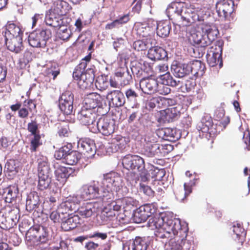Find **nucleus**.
<instances>
[{
    "label": "nucleus",
    "instance_id": "nucleus-1",
    "mask_svg": "<svg viewBox=\"0 0 250 250\" xmlns=\"http://www.w3.org/2000/svg\"><path fill=\"white\" fill-rule=\"evenodd\" d=\"M123 180L118 173L111 172L104 175L102 181L101 197L104 201L113 198V192H119L123 187Z\"/></svg>",
    "mask_w": 250,
    "mask_h": 250
},
{
    "label": "nucleus",
    "instance_id": "nucleus-2",
    "mask_svg": "<svg viewBox=\"0 0 250 250\" xmlns=\"http://www.w3.org/2000/svg\"><path fill=\"white\" fill-rule=\"evenodd\" d=\"M38 163V188L41 190L47 189L51 182V170L48 160L46 156H39Z\"/></svg>",
    "mask_w": 250,
    "mask_h": 250
},
{
    "label": "nucleus",
    "instance_id": "nucleus-3",
    "mask_svg": "<svg viewBox=\"0 0 250 250\" xmlns=\"http://www.w3.org/2000/svg\"><path fill=\"white\" fill-rule=\"evenodd\" d=\"M176 4L174 3L169 6L167 9V12L168 14L174 12L177 14L179 19L174 20L172 21L174 24L181 27L188 26L191 23L193 22V17L195 16V13L192 11L189 8H186L184 10V13L183 14V10H177Z\"/></svg>",
    "mask_w": 250,
    "mask_h": 250
},
{
    "label": "nucleus",
    "instance_id": "nucleus-4",
    "mask_svg": "<svg viewBox=\"0 0 250 250\" xmlns=\"http://www.w3.org/2000/svg\"><path fill=\"white\" fill-rule=\"evenodd\" d=\"M180 221H181L178 218L169 217L168 216H163L161 214H156L149 219L148 224L150 227L156 229H162L165 227L170 226V229L169 228L167 229L169 231L172 229H178Z\"/></svg>",
    "mask_w": 250,
    "mask_h": 250
},
{
    "label": "nucleus",
    "instance_id": "nucleus-5",
    "mask_svg": "<svg viewBox=\"0 0 250 250\" xmlns=\"http://www.w3.org/2000/svg\"><path fill=\"white\" fill-rule=\"evenodd\" d=\"M115 121L109 116H105L100 118L95 126H91V131L94 133L97 131L104 136L113 134L115 129Z\"/></svg>",
    "mask_w": 250,
    "mask_h": 250
},
{
    "label": "nucleus",
    "instance_id": "nucleus-6",
    "mask_svg": "<svg viewBox=\"0 0 250 250\" xmlns=\"http://www.w3.org/2000/svg\"><path fill=\"white\" fill-rule=\"evenodd\" d=\"M52 36L51 31L49 29L35 31L31 33L28 38L29 44L33 47L44 48L47 41Z\"/></svg>",
    "mask_w": 250,
    "mask_h": 250
},
{
    "label": "nucleus",
    "instance_id": "nucleus-7",
    "mask_svg": "<svg viewBox=\"0 0 250 250\" xmlns=\"http://www.w3.org/2000/svg\"><path fill=\"white\" fill-rule=\"evenodd\" d=\"M223 42L217 41L215 43L210 47L206 55L207 61L209 66L213 67L219 64L220 67L223 66L222 54Z\"/></svg>",
    "mask_w": 250,
    "mask_h": 250
},
{
    "label": "nucleus",
    "instance_id": "nucleus-8",
    "mask_svg": "<svg viewBox=\"0 0 250 250\" xmlns=\"http://www.w3.org/2000/svg\"><path fill=\"white\" fill-rule=\"evenodd\" d=\"M123 167L128 170L142 172L145 169V163L141 157L132 154L125 156L122 161Z\"/></svg>",
    "mask_w": 250,
    "mask_h": 250
},
{
    "label": "nucleus",
    "instance_id": "nucleus-9",
    "mask_svg": "<svg viewBox=\"0 0 250 250\" xmlns=\"http://www.w3.org/2000/svg\"><path fill=\"white\" fill-rule=\"evenodd\" d=\"M198 129L204 133L207 138L210 139L211 143H213V138L219 132L217 124H214L212 119L209 116H205L202 118L198 125Z\"/></svg>",
    "mask_w": 250,
    "mask_h": 250
},
{
    "label": "nucleus",
    "instance_id": "nucleus-10",
    "mask_svg": "<svg viewBox=\"0 0 250 250\" xmlns=\"http://www.w3.org/2000/svg\"><path fill=\"white\" fill-rule=\"evenodd\" d=\"M26 239L30 245L45 243L48 240V234L43 228L39 226L30 228L26 233Z\"/></svg>",
    "mask_w": 250,
    "mask_h": 250
},
{
    "label": "nucleus",
    "instance_id": "nucleus-11",
    "mask_svg": "<svg viewBox=\"0 0 250 250\" xmlns=\"http://www.w3.org/2000/svg\"><path fill=\"white\" fill-rule=\"evenodd\" d=\"M156 210V208L153 204H145L140 206L135 211L133 220L136 223L144 222L148 217L155 213Z\"/></svg>",
    "mask_w": 250,
    "mask_h": 250
},
{
    "label": "nucleus",
    "instance_id": "nucleus-12",
    "mask_svg": "<svg viewBox=\"0 0 250 250\" xmlns=\"http://www.w3.org/2000/svg\"><path fill=\"white\" fill-rule=\"evenodd\" d=\"M216 12L221 20L230 21L234 11L233 1L231 0H222L216 5Z\"/></svg>",
    "mask_w": 250,
    "mask_h": 250
},
{
    "label": "nucleus",
    "instance_id": "nucleus-13",
    "mask_svg": "<svg viewBox=\"0 0 250 250\" xmlns=\"http://www.w3.org/2000/svg\"><path fill=\"white\" fill-rule=\"evenodd\" d=\"M74 95L70 91H65L60 96L59 108L66 115H70L73 112Z\"/></svg>",
    "mask_w": 250,
    "mask_h": 250
},
{
    "label": "nucleus",
    "instance_id": "nucleus-14",
    "mask_svg": "<svg viewBox=\"0 0 250 250\" xmlns=\"http://www.w3.org/2000/svg\"><path fill=\"white\" fill-rule=\"evenodd\" d=\"M188 227L186 225H181V228L177 230V234H175L173 238L170 239L172 248L175 250H182L187 241Z\"/></svg>",
    "mask_w": 250,
    "mask_h": 250
},
{
    "label": "nucleus",
    "instance_id": "nucleus-15",
    "mask_svg": "<svg viewBox=\"0 0 250 250\" xmlns=\"http://www.w3.org/2000/svg\"><path fill=\"white\" fill-rule=\"evenodd\" d=\"M182 107L180 104L160 111L161 119L165 122H171L178 119L181 114Z\"/></svg>",
    "mask_w": 250,
    "mask_h": 250
},
{
    "label": "nucleus",
    "instance_id": "nucleus-16",
    "mask_svg": "<svg viewBox=\"0 0 250 250\" xmlns=\"http://www.w3.org/2000/svg\"><path fill=\"white\" fill-rule=\"evenodd\" d=\"M81 197L85 200H91L101 197V192L99 193L98 183L93 181L89 184L83 185L82 188Z\"/></svg>",
    "mask_w": 250,
    "mask_h": 250
},
{
    "label": "nucleus",
    "instance_id": "nucleus-17",
    "mask_svg": "<svg viewBox=\"0 0 250 250\" xmlns=\"http://www.w3.org/2000/svg\"><path fill=\"white\" fill-rule=\"evenodd\" d=\"M78 148L87 158L93 156L96 152V146L91 139H81L78 142Z\"/></svg>",
    "mask_w": 250,
    "mask_h": 250
},
{
    "label": "nucleus",
    "instance_id": "nucleus-18",
    "mask_svg": "<svg viewBox=\"0 0 250 250\" xmlns=\"http://www.w3.org/2000/svg\"><path fill=\"white\" fill-rule=\"evenodd\" d=\"M99 208L97 202H84L78 208L77 212L83 218H89L98 212Z\"/></svg>",
    "mask_w": 250,
    "mask_h": 250
},
{
    "label": "nucleus",
    "instance_id": "nucleus-19",
    "mask_svg": "<svg viewBox=\"0 0 250 250\" xmlns=\"http://www.w3.org/2000/svg\"><path fill=\"white\" fill-rule=\"evenodd\" d=\"M96 114L91 109H88L83 107L81 111L78 113V118L81 124L86 125L95 126L94 123Z\"/></svg>",
    "mask_w": 250,
    "mask_h": 250
},
{
    "label": "nucleus",
    "instance_id": "nucleus-20",
    "mask_svg": "<svg viewBox=\"0 0 250 250\" xmlns=\"http://www.w3.org/2000/svg\"><path fill=\"white\" fill-rule=\"evenodd\" d=\"M201 28L205 37L204 44L208 46L215 40L219 34V31L215 26L205 23L201 25Z\"/></svg>",
    "mask_w": 250,
    "mask_h": 250
},
{
    "label": "nucleus",
    "instance_id": "nucleus-21",
    "mask_svg": "<svg viewBox=\"0 0 250 250\" xmlns=\"http://www.w3.org/2000/svg\"><path fill=\"white\" fill-rule=\"evenodd\" d=\"M103 100V98L100 94L96 92L90 93L84 99L83 107L93 110L102 105Z\"/></svg>",
    "mask_w": 250,
    "mask_h": 250
},
{
    "label": "nucleus",
    "instance_id": "nucleus-22",
    "mask_svg": "<svg viewBox=\"0 0 250 250\" xmlns=\"http://www.w3.org/2000/svg\"><path fill=\"white\" fill-rule=\"evenodd\" d=\"M110 106L114 107L123 106L125 103L124 95L120 90H114L108 92L106 96Z\"/></svg>",
    "mask_w": 250,
    "mask_h": 250
},
{
    "label": "nucleus",
    "instance_id": "nucleus-23",
    "mask_svg": "<svg viewBox=\"0 0 250 250\" xmlns=\"http://www.w3.org/2000/svg\"><path fill=\"white\" fill-rule=\"evenodd\" d=\"M157 83V79L152 77L143 78L140 81V87L145 94H154L156 89Z\"/></svg>",
    "mask_w": 250,
    "mask_h": 250
},
{
    "label": "nucleus",
    "instance_id": "nucleus-24",
    "mask_svg": "<svg viewBox=\"0 0 250 250\" xmlns=\"http://www.w3.org/2000/svg\"><path fill=\"white\" fill-rule=\"evenodd\" d=\"M2 34L5 39L22 37L23 35L20 26L11 21L7 22Z\"/></svg>",
    "mask_w": 250,
    "mask_h": 250
},
{
    "label": "nucleus",
    "instance_id": "nucleus-25",
    "mask_svg": "<svg viewBox=\"0 0 250 250\" xmlns=\"http://www.w3.org/2000/svg\"><path fill=\"white\" fill-rule=\"evenodd\" d=\"M5 42L7 49L16 54L20 53L23 49L22 37L5 39Z\"/></svg>",
    "mask_w": 250,
    "mask_h": 250
},
{
    "label": "nucleus",
    "instance_id": "nucleus-26",
    "mask_svg": "<svg viewBox=\"0 0 250 250\" xmlns=\"http://www.w3.org/2000/svg\"><path fill=\"white\" fill-rule=\"evenodd\" d=\"M232 231L235 235V236L233 237L234 241L236 244L242 246L246 240L247 234V232L242 224L234 223L232 226Z\"/></svg>",
    "mask_w": 250,
    "mask_h": 250
},
{
    "label": "nucleus",
    "instance_id": "nucleus-27",
    "mask_svg": "<svg viewBox=\"0 0 250 250\" xmlns=\"http://www.w3.org/2000/svg\"><path fill=\"white\" fill-rule=\"evenodd\" d=\"M95 78V73L92 69L86 70L84 71L78 84L80 88L84 89L91 86Z\"/></svg>",
    "mask_w": 250,
    "mask_h": 250
},
{
    "label": "nucleus",
    "instance_id": "nucleus-28",
    "mask_svg": "<svg viewBox=\"0 0 250 250\" xmlns=\"http://www.w3.org/2000/svg\"><path fill=\"white\" fill-rule=\"evenodd\" d=\"M71 8L67 2L62 0H57L54 2L52 12L57 16H62L66 15Z\"/></svg>",
    "mask_w": 250,
    "mask_h": 250
},
{
    "label": "nucleus",
    "instance_id": "nucleus-29",
    "mask_svg": "<svg viewBox=\"0 0 250 250\" xmlns=\"http://www.w3.org/2000/svg\"><path fill=\"white\" fill-rule=\"evenodd\" d=\"M129 139L120 135H117L111 140L110 147L113 152L124 150L129 142Z\"/></svg>",
    "mask_w": 250,
    "mask_h": 250
},
{
    "label": "nucleus",
    "instance_id": "nucleus-30",
    "mask_svg": "<svg viewBox=\"0 0 250 250\" xmlns=\"http://www.w3.org/2000/svg\"><path fill=\"white\" fill-rule=\"evenodd\" d=\"M73 172L74 169L71 167L59 166L55 170V175L57 181L64 183Z\"/></svg>",
    "mask_w": 250,
    "mask_h": 250
},
{
    "label": "nucleus",
    "instance_id": "nucleus-31",
    "mask_svg": "<svg viewBox=\"0 0 250 250\" xmlns=\"http://www.w3.org/2000/svg\"><path fill=\"white\" fill-rule=\"evenodd\" d=\"M79 224H80V218L79 215L71 214L62 221L61 227L62 229L67 231L76 228Z\"/></svg>",
    "mask_w": 250,
    "mask_h": 250
},
{
    "label": "nucleus",
    "instance_id": "nucleus-32",
    "mask_svg": "<svg viewBox=\"0 0 250 250\" xmlns=\"http://www.w3.org/2000/svg\"><path fill=\"white\" fill-rule=\"evenodd\" d=\"M147 57L152 61L164 59L167 57V52L163 48L155 46L149 49Z\"/></svg>",
    "mask_w": 250,
    "mask_h": 250
},
{
    "label": "nucleus",
    "instance_id": "nucleus-33",
    "mask_svg": "<svg viewBox=\"0 0 250 250\" xmlns=\"http://www.w3.org/2000/svg\"><path fill=\"white\" fill-rule=\"evenodd\" d=\"M146 23L138 22L135 25V31L139 37L144 38L145 40L152 41V30H150L149 27H146Z\"/></svg>",
    "mask_w": 250,
    "mask_h": 250
},
{
    "label": "nucleus",
    "instance_id": "nucleus-34",
    "mask_svg": "<svg viewBox=\"0 0 250 250\" xmlns=\"http://www.w3.org/2000/svg\"><path fill=\"white\" fill-rule=\"evenodd\" d=\"M189 71L192 75L198 77L202 76L206 69L205 65L201 61L195 60L188 63Z\"/></svg>",
    "mask_w": 250,
    "mask_h": 250
},
{
    "label": "nucleus",
    "instance_id": "nucleus-35",
    "mask_svg": "<svg viewBox=\"0 0 250 250\" xmlns=\"http://www.w3.org/2000/svg\"><path fill=\"white\" fill-rule=\"evenodd\" d=\"M4 195L7 202L12 203L15 202L19 194V188L16 184L10 185L4 189Z\"/></svg>",
    "mask_w": 250,
    "mask_h": 250
},
{
    "label": "nucleus",
    "instance_id": "nucleus-36",
    "mask_svg": "<svg viewBox=\"0 0 250 250\" xmlns=\"http://www.w3.org/2000/svg\"><path fill=\"white\" fill-rule=\"evenodd\" d=\"M191 186L190 183H185L184 189L181 188L175 189L174 193L176 199L179 202L183 201L192 192Z\"/></svg>",
    "mask_w": 250,
    "mask_h": 250
},
{
    "label": "nucleus",
    "instance_id": "nucleus-37",
    "mask_svg": "<svg viewBox=\"0 0 250 250\" xmlns=\"http://www.w3.org/2000/svg\"><path fill=\"white\" fill-rule=\"evenodd\" d=\"M115 75L122 86L129 84L132 81V76L126 68H121L118 70L115 73Z\"/></svg>",
    "mask_w": 250,
    "mask_h": 250
},
{
    "label": "nucleus",
    "instance_id": "nucleus-38",
    "mask_svg": "<svg viewBox=\"0 0 250 250\" xmlns=\"http://www.w3.org/2000/svg\"><path fill=\"white\" fill-rule=\"evenodd\" d=\"M80 201L77 196H73L67 197L65 200L62 202V206L66 208L70 211H77L78 206L80 205Z\"/></svg>",
    "mask_w": 250,
    "mask_h": 250
},
{
    "label": "nucleus",
    "instance_id": "nucleus-39",
    "mask_svg": "<svg viewBox=\"0 0 250 250\" xmlns=\"http://www.w3.org/2000/svg\"><path fill=\"white\" fill-rule=\"evenodd\" d=\"M149 245L145 237H136L131 245L132 250H146Z\"/></svg>",
    "mask_w": 250,
    "mask_h": 250
},
{
    "label": "nucleus",
    "instance_id": "nucleus-40",
    "mask_svg": "<svg viewBox=\"0 0 250 250\" xmlns=\"http://www.w3.org/2000/svg\"><path fill=\"white\" fill-rule=\"evenodd\" d=\"M171 26L167 21H161L157 24V34L161 38H165L168 36Z\"/></svg>",
    "mask_w": 250,
    "mask_h": 250
},
{
    "label": "nucleus",
    "instance_id": "nucleus-41",
    "mask_svg": "<svg viewBox=\"0 0 250 250\" xmlns=\"http://www.w3.org/2000/svg\"><path fill=\"white\" fill-rule=\"evenodd\" d=\"M56 125L57 128V133L60 137H68L71 134V131L68 123L62 122L57 123Z\"/></svg>",
    "mask_w": 250,
    "mask_h": 250
},
{
    "label": "nucleus",
    "instance_id": "nucleus-42",
    "mask_svg": "<svg viewBox=\"0 0 250 250\" xmlns=\"http://www.w3.org/2000/svg\"><path fill=\"white\" fill-rule=\"evenodd\" d=\"M160 133L163 135V139L166 140L175 141L178 138L176 129L170 127L162 128Z\"/></svg>",
    "mask_w": 250,
    "mask_h": 250
},
{
    "label": "nucleus",
    "instance_id": "nucleus-43",
    "mask_svg": "<svg viewBox=\"0 0 250 250\" xmlns=\"http://www.w3.org/2000/svg\"><path fill=\"white\" fill-rule=\"evenodd\" d=\"M81 158V154L77 151L72 150V148L67 153L65 158V163L69 165H74L77 163Z\"/></svg>",
    "mask_w": 250,
    "mask_h": 250
},
{
    "label": "nucleus",
    "instance_id": "nucleus-44",
    "mask_svg": "<svg viewBox=\"0 0 250 250\" xmlns=\"http://www.w3.org/2000/svg\"><path fill=\"white\" fill-rule=\"evenodd\" d=\"M39 205V197L37 195H34L30 193L27 196L26 201V208L29 211H32L38 207Z\"/></svg>",
    "mask_w": 250,
    "mask_h": 250
},
{
    "label": "nucleus",
    "instance_id": "nucleus-45",
    "mask_svg": "<svg viewBox=\"0 0 250 250\" xmlns=\"http://www.w3.org/2000/svg\"><path fill=\"white\" fill-rule=\"evenodd\" d=\"M175 75L178 78H183L190 74L188 63L180 64L174 69Z\"/></svg>",
    "mask_w": 250,
    "mask_h": 250
},
{
    "label": "nucleus",
    "instance_id": "nucleus-46",
    "mask_svg": "<svg viewBox=\"0 0 250 250\" xmlns=\"http://www.w3.org/2000/svg\"><path fill=\"white\" fill-rule=\"evenodd\" d=\"M152 43V41L142 39L135 41L132 45L133 48L137 51H142L146 50L148 47L149 43Z\"/></svg>",
    "mask_w": 250,
    "mask_h": 250
},
{
    "label": "nucleus",
    "instance_id": "nucleus-47",
    "mask_svg": "<svg viewBox=\"0 0 250 250\" xmlns=\"http://www.w3.org/2000/svg\"><path fill=\"white\" fill-rule=\"evenodd\" d=\"M30 139V150L31 152L37 151L38 147L42 145L40 134L32 135Z\"/></svg>",
    "mask_w": 250,
    "mask_h": 250
},
{
    "label": "nucleus",
    "instance_id": "nucleus-48",
    "mask_svg": "<svg viewBox=\"0 0 250 250\" xmlns=\"http://www.w3.org/2000/svg\"><path fill=\"white\" fill-rule=\"evenodd\" d=\"M72 145L70 143L61 147L58 150L55 152L54 154L55 157L57 160L62 159L65 161V156H66L67 153L72 148Z\"/></svg>",
    "mask_w": 250,
    "mask_h": 250
},
{
    "label": "nucleus",
    "instance_id": "nucleus-49",
    "mask_svg": "<svg viewBox=\"0 0 250 250\" xmlns=\"http://www.w3.org/2000/svg\"><path fill=\"white\" fill-rule=\"evenodd\" d=\"M86 67V62H81L75 68L73 73V79L79 82Z\"/></svg>",
    "mask_w": 250,
    "mask_h": 250
},
{
    "label": "nucleus",
    "instance_id": "nucleus-50",
    "mask_svg": "<svg viewBox=\"0 0 250 250\" xmlns=\"http://www.w3.org/2000/svg\"><path fill=\"white\" fill-rule=\"evenodd\" d=\"M159 144H154L148 145L145 150V154L148 157H160V151L159 149Z\"/></svg>",
    "mask_w": 250,
    "mask_h": 250
},
{
    "label": "nucleus",
    "instance_id": "nucleus-51",
    "mask_svg": "<svg viewBox=\"0 0 250 250\" xmlns=\"http://www.w3.org/2000/svg\"><path fill=\"white\" fill-rule=\"evenodd\" d=\"M155 94L166 95L170 93L171 89L165 83H159L157 81Z\"/></svg>",
    "mask_w": 250,
    "mask_h": 250
},
{
    "label": "nucleus",
    "instance_id": "nucleus-52",
    "mask_svg": "<svg viewBox=\"0 0 250 250\" xmlns=\"http://www.w3.org/2000/svg\"><path fill=\"white\" fill-rule=\"evenodd\" d=\"M54 243L57 245L53 247L51 250H69V246L66 240H63L61 236L57 237Z\"/></svg>",
    "mask_w": 250,
    "mask_h": 250
},
{
    "label": "nucleus",
    "instance_id": "nucleus-53",
    "mask_svg": "<svg viewBox=\"0 0 250 250\" xmlns=\"http://www.w3.org/2000/svg\"><path fill=\"white\" fill-rule=\"evenodd\" d=\"M160 79L163 83L170 85L172 87H175L178 85L177 82H176L171 76L169 72H167L165 74L160 75Z\"/></svg>",
    "mask_w": 250,
    "mask_h": 250
},
{
    "label": "nucleus",
    "instance_id": "nucleus-54",
    "mask_svg": "<svg viewBox=\"0 0 250 250\" xmlns=\"http://www.w3.org/2000/svg\"><path fill=\"white\" fill-rule=\"evenodd\" d=\"M189 40L192 41L195 45L206 46L204 42L205 41V37L204 35L201 34L199 32L191 34Z\"/></svg>",
    "mask_w": 250,
    "mask_h": 250
},
{
    "label": "nucleus",
    "instance_id": "nucleus-55",
    "mask_svg": "<svg viewBox=\"0 0 250 250\" xmlns=\"http://www.w3.org/2000/svg\"><path fill=\"white\" fill-rule=\"evenodd\" d=\"M150 171L151 176L154 181H160L165 175V171L163 168H154L153 169H151Z\"/></svg>",
    "mask_w": 250,
    "mask_h": 250
},
{
    "label": "nucleus",
    "instance_id": "nucleus-56",
    "mask_svg": "<svg viewBox=\"0 0 250 250\" xmlns=\"http://www.w3.org/2000/svg\"><path fill=\"white\" fill-rule=\"evenodd\" d=\"M95 84L97 89L103 91L108 87V82L105 77L101 76L97 78Z\"/></svg>",
    "mask_w": 250,
    "mask_h": 250
},
{
    "label": "nucleus",
    "instance_id": "nucleus-57",
    "mask_svg": "<svg viewBox=\"0 0 250 250\" xmlns=\"http://www.w3.org/2000/svg\"><path fill=\"white\" fill-rule=\"evenodd\" d=\"M181 221H180L179 222V227H178L179 228L178 229H171V230H169V231L168 230V229L169 228H170V226H167V227H165V228H164V229H162L164 231V233L162 234H161L160 236V237L161 238H169L170 237H171V233H172L173 234V235H174L175 234H177V230H179L180 228H181Z\"/></svg>",
    "mask_w": 250,
    "mask_h": 250
},
{
    "label": "nucleus",
    "instance_id": "nucleus-58",
    "mask_svg": "<svg viewBox=\"0 0 250 250\" xmlns=\"http://www.w3.org/2000/svg\"><path fill=\"white\" fill-rule=\"evenodd\" d=\"M173 148V146L170 144H159L160 157L168 154Z\"/></svg>",
    "mask_w": 250,
    "mask_h": 250
},
{
    "label": "nucleus",
    "instance_id": "nucleus-59",
    "mask_svg": "<svg viewBox=\"0 0 250 250\" xmlns=\"http://www.w3.org/2000/svg\"><path fill=\"white\" fill-rule=\"evenodd\" d=\"M27 130L29 132L31 133L32 135L40 134V131L38 128V124L35 121H32L31 122L28 124Z\"/></svg>",
    "mask_w": 250,
    "mask_h": 250
},
{
    "label": "nucleus",
    "instance_id": "nucleus-60",
    "mask_svg": "<svg viewBox=\"0 0 250 250\" xmlns=\"http://www.w3.org/2000/svg\"><path fill=\"white\" fill-rule=\"evenodd\" d=\"M49 217L50 219L54 223H59L66 218L65 216H61L58 210L53 211L50 214Z\"/></svg>",
    "mask_w": 250,
    "mask_h": 250
},
{
    "label": "nucleus",
    "instance_id": "nucleus-61",
    "mask_svg": "<svg viewBox=\"0 0 250 250\" xmlns=\"http://www.w3.org/2000/svg\"><path fill=\"white\" fill-rule=\"evenodd\" d=\"M139 190L140 192H143L146 195L148 196H153L154 191L150 188V187L146 185L144 183H141L140 184Z\"/></svg>",
    "mask_w": 250,
    "mask_h": 250
},
{
    "label": "nucleus",
    "instance_id": "nucleus-62",
    "mask_svg": "<svg viewBox=\"0 0 250 250\" xmlns=\"http://www.w3.org/2000/svg\"><path fill=\"white\" fill-rule=\"evenodd\" d=\"M193 48V52L196 58H201L205 53V47L207 46L196 45Z\"/></svg>",
    "mask_w": 250,
    "mask_h": 250
},
{
    "label": "nucleus",
    "instance_id": "nucleus-63",
    "mask_svg": "<svg viewBox=\"0 0 250 250\" xmlns=\"http://www.w3.org/2000/svg\"><path fill=\"white\" fill-rule=\"evenodd\" d=\"M136 172L134 171L133 172L129 171L126 174V179L127 181L129 182L130 183L133 182L135 183H137L139 180V176Z\"/></svg>",
    "mask_w": 250,
    "mask_h": 250
},
{
    "label": "nucleus",
    "instance_id": "nucleus-64",
    "mask_svg": "<svg viewBox=\"0 0 250 250\" xmlns=\"http://www.w3.org/2000/svg\"><path fill=\"white\" fill-rule=\"evenodd\" d=\"M5 167L9 172H18V167L16 166L14 160H9L5 164Z\"/></svg>",
    "mask_w": 250,
    "mask_h": 250
}]
</instances>
